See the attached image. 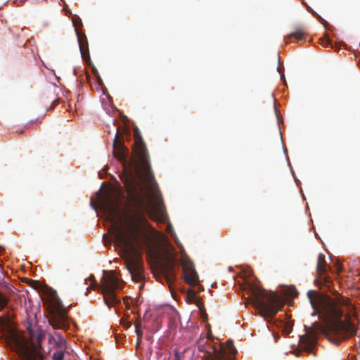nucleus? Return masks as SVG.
<instances>
[{"mask_svg":"<svg viewBox=\"0 0 360 360\" xmlns=\"http://www.w3.org/2000/svg\"><path fill=\"white\" fill-rule=\"evenodd\" d=\"M137 131L138 129H135L134 153L136 158H131L129 162L127 160L129 150L124 146L120 127L116 130L112 143L114 156L122 162L125 169L128 167L131 176L124 181L130 207L120 226L116 225L120 219L122 202L120 195L106 188L98 192V199L107 219L115 226V238L124 250V259L128 271L133 281L141 282L144 278L141 252L144 248H150L151 239L149 235L155 232L146 218L148 214L151 219L157 220L156 214L151 207V195L158 203L162 199L150 168L146 146L141 138H137Z\"/></svg>","mask_w":360,"mask_h":360,"instance_id":"1","label":"nucleus"},{"mask_svg":"<svg viewBox=\"0 0 360 360\" xmlns=\"http://www.w3.org/2000/svg\"><path fill=\"white\" fill-rule=\"evenodd\" d=\"M307 297L313 308L312 315L319 314L326 322L311 324L310 330L300 338V346L304 351L312 352L316 346L317 336L324 335L331 342L338 345L356 333L351 316H356L355 307L348 299L343 297L333 299L321 296L316 291L310 290Z\"/></svg>","mask_w":360,"mask_h":360,"instance_id":"2","label":"nucleus"},{"mask_svg":"<svg viewBox=\"0 0 360 360\" xmlns=\"http://www.w3.org/2000/svg\"><path fill=\"white\" fill-rule=\"evenodd\" d=\"M250 291L251 297H248V302L254 304L259 314L268 322L272 321L276 314L282 311L285 303L276 292L255 286H251Z\"/></svg>","mask_w":360,"mask_h":360,"instance_id":"3","label":"nucleus"},{"mask_svg":"<svg viewBox=\"0 0 360 360\" xmlns=\"http://www.w3.org/2000/svg\"><path fill=\"white\" fill-rule=\"evenodd\" d=\"M27 329L28 339L20 337L14 338L17 352L24 360H43L38 347H41V342L44 335L41 331L35 330L30 327Z\"/></svg>","mask_w":360,"mask_h":360,"instance_id":"4","label":"nucleus"},{"mask_svg":"<svg viewBox=\"0 0 360 360\" xmlns=\"http://www.w3.org/2000/svg\"><path fill=\"white\" fill-rule=\"evenodd\" d=\"M89 280L91 281L92 283L91 286L87 288V290L90 288H92L93 289L98 288L101 289L102 294L103 295L105 303L109 308L120 303V301L115 294V290L119 285V279L117 277L113 275H109L107 276H103L101 280V287L98 286L94 275H91L89 277Z\"/></svg>","mask_w":360,"mask_h":360,"instance_id":"5","label":"nucleus"},{"mask_svg":"<svg viewBox=\"0 0 360 360\" xmlns=\"http://www.w3.org/2000/svg\"><path fill=\"white\" fill-rule=\"evenodd\" d=\"M200 351L203 353L204 360H232L236 352L231 340L227 341L226 345L221 342L210 343L200 348Z\"/></svg>","mask_w":360,"mask_h":360,"instance_id":"6","label":"nucleus"},{"mask_svg":"<svg viewBox=\"0 0 360 360\" xmlns=\"http://www.w3.org/2000/svg\"><path fill=\"white\" fill-rule=\"evenodd\" d=\"M49 322L56 329L69 328L68 309L59 301H53L49 305Z\"/></svg>","mask_w":360,"mask_h":360,"instance_id":"7","label":"nucleus"},{"mask_svg":"<svg viewBox=\"0 0 360 360\" xmlns=\"http://www.w3.org/2000/svg\"><path fill=\"white\" fill-rule=\"evenodd\" d=\"M181 266L185 282L190 285H197L199 282V277L193 263L190 260H184L182 262Z\"/></svg>","mask_w":360,"mask_h":360,"instance_id":"8","label":"nucleus"},{"mask_svg":"<svg viewBox=\"0 0 360 360\" xmlns=\"http://www.w3.org/2000/svg\"><path fill=\"white\" fill-rule=\"evenodd\" d=\"M76 34L82 56L83 59L86 60L89 58V44L86 36L81 31H78V25H76Z\"/></svg>","mask_w":360,"mask_h":360,"instance_id":"9","label":"nucleus"},{"mask_svg":"<svg viewBox=\"0 0 360 360\" xmlns=\"http://www.w3.org/2000/svg\"><path fill=\"white\" fill-rule=\"evenodd\" d=\"M329 269L330 267L327 265L325 255L322 253H319L316 266V274L321 278L322 276H323Z\"/></svg>","mask_w":360,"mask_h":360,"instance_id":"10","label":"nucleus"},{"mask_svg":"<svg viewBox=\"0 0 360 360\" xmlns=\"http://www.w3.org/2000/svg\"><path fill=\"white\" fill-rule=\"evenodd\" d=\"M307 34V32L304 27H296L295 31L292 33H290L288 38H295L297 40H302L303 39L304 37Z\"/></svg>","mask_w":360,"mask_h":360,"instance_id":"11","label":"nucleus"},{"mask_svg":"<svg viewBox=\"0 0 360 360\" xmlns=\"http://www.w3.org/2000/svg\"><path fill=\"white\" fill-rule=\"evenodd\" d=\"M64 352L62 350H58L53 354V360H63Z\"/></svg>","mask_w":360,"mask_h":360,"instance_id":"12","label":"nucleus"},{"mask_svg":"<svg viewBox=\"0 0 360 360\" xmlns=\"http://www.w3.org/2000/svg\"><path fill=\"white\" fill-rule=\"evenodd\" d=\"M170 267H171V269H172V268H173L172 265H171ZM166 279H167V283H169V285H170L172 281L174 279V275L172 272V270H170L169 271H168L167 273Z\"/></svg>","mask_w":360,"mask_h":360,"instance_id":"13","label":"nucleus"},{"mask_svg":"<svg viewBox=\"0 0 360 360\" xmlns=\"http://www.w3.org/2000/svg\"><path fill=\"white\" fill-rule=\"evenodd\" d=\"M72 20L75 27V30L76 31V25H78V31H80V29L82 26V22L81 20L79 18H77V19L73 18Z\"/></svg>","mask_w":360,"mask_h":360,"instance_id":"14","label":"nucleus"},{"mask_svg":"<svg viewBox=\"0 0 360 360\" xmlns=\"http://www.w3.org/2000/svg\"><path fill=\"white\" fill-rule=\"evenodd\" d=\"M8 304V301L5 297L0 295V310L3 309Z\"/></svg>","mask_w":360,"mask_h":360,"instance_id":"15","label":"nucleus"},{"mask_svg":"<svg viewBox=\"0 0 360 360\" xmlns=\"http://www.w3.org/2000/svg\"><path fill=\"white\" fill-rule=\"evenodd\" d=\"M136 333L137 335V344H139L141 342V337L143 335V332L141 328H138L135 330Z\"/></svg>","mask_w":360,"mask_h":360,"instance_id":"16","label":"nucleus"},{"mask_svg":"<svg viewBox=\"0 0 360 360\" xmlns=\"http://www.w3.org/2000/svg\"><path fill=\"white\" fill-rule=\"evenodd\" d=\"M187 296L191 300H193L196 296V292L194 290L189 289L187 291Z\"/></svg>","mask_w":360,"mask_h":360,"instance_id":"17","label":"nucleus"},{"mask_svg":"<svg viewBox=\"0 0 360 360\" xmlns=\"http://www.w3.org/2000/svg\"><path fill=\"white\" fill-rule=\"evenodd\" d=\"M330 44L329 39L326 38L322 40L321 44L323 46H328Z\"/></svg>","mask_w":360,"mask_h":360,"instance_id":"18","label":"nucleus"},{"mask_svg":"<svg viewBox=\"0 0 360 360\" xmlns=\"http://www.w3.org/2000/svg\"><path fill=\"white\" fill-rule=\"evenodd\" d=\"M292 330V326L290 325H285L284 328V333L286 334H289Z\"/></svg>","mask_w":360,"mask_h":360,"instance_id":"19","label":"nucleus"},{"mask_svg":"<svg viewBox=\"0 0 360 360\" xmlns=\"http://www.w3.org/2000/svg\"><path fill=\"white\" fill-rule=\"evenodd\" d=\"M135 328H141V319H136L134 322Z\"/></svg>","mask_w":360,"mask_h":360,"instance_id":"20","label":"nucleus"},{"mask_svg":"<svg viewBox=\"0 0 360 360\" xmlns=\"http://www.w3.org/2000/svg\"><path fill=\"white\" fill-rule=\"evenodd\" d=\"M131 322H127V323H126V327H127V328H129V327H131Z\"/></svg>","mask_w":360,"mask_h":360,"instance_id":"21","label":"nucleus"},{"mask_svg":"<svg viewBox=\"0 0 360 360\" xmlns=\"http://www.w3.org/2000/svg\"><path fill=\"white\" fill-rule=\"evenodd\" d=\"M174 360H181L178 356H176Z\"/></svg>","mask_w":360,"mask_h":360,"instance_id":"22","label":"nucleus"},{"mask_svg":"<svg viewBox=\"0 0 360 360\" xmlns=\"http://www.w3.org/2000/svg\"><path fill=\"white\" fill-rule=\"evenodd\" d=\"M30 282H31V283H34V284H37V281H32V280H31V281H30Z\"/></svg>","mask_w":360,"mask_h":360,"instance_id":"23","label":"nucleus"},{"mask_svg":"<svg viewBox=\"0 0 360 360\" xmlns=\"http://www.w3.org/2000/svg\"><path fill=\"white\" fill-rule=\"evenodd\" d=\"M313 349H314V348ZM306 352H307V353H313V354H315V352H314V350H312V352H307V351H306Z\"/></svg>","mask_w":360,"mask_h":360,"instance_id":"24","label":"nucleus"},{"mask_svg":"<svg viewBox=\"0 0 360 360\" xmlns=\"http://www.w3.org/2000/svg\"><path fill=\"white\" fill-rule=\"evenodd\" d=\"M117 122V120H113V124H116Z\"/></svg>","mask_w":360,"mask_h":360,"instance_id":"25","label":"nucleus"},{"mask_svg":"<svg viewBox=\"0 0 360 360\" xmlns=\"http://www.w3.org/2000/svg\"><path fill=\"white\" fill-rule=\"evenodd\" d=\"M91 205H94V201H93V200H91Z\"/></svg>","mask_w":360,"mask_h":360,"instance_id":"26","label":"nucleus"}]
</instances>
